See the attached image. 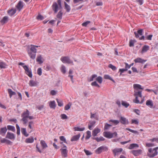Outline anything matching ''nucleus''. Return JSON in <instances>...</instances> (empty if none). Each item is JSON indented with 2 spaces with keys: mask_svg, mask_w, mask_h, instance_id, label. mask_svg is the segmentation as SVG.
<instances>
[{
  "mask_svg": "<svg viewBox=\"0 0 158 158\" xmlns=\"http://www.w3.org/2000/svg\"><path fill=\"white\" fill-rule=\"evenodd\" d=\"M133 88L135 90L138 91V89H143V88L141 86L138 84H134L133 85Z\"/></svg>",
  "mask_w": 158,
  "mask_h": 158,
  "instance_id": "nucleus-19",
  "label": "nucleus"
},
{
  "mask_svg": "<svg viewBox=\"0 0 158 158\" xmlns=\"http://www.w3.org/2000/svg\"><path fill=\"white\" fill-rule=\"evenodd\" d=\"M8 93L9 94L10 97L11 98L12 96L13 95H15L16 93L15 92L12 91L11 89H8Z\"/></svg>",
  "mask_w": 158,
  "mask_h": 158,
  "instance_id": "nucleus-30",
  "label": "nucleus"
},
{
  "mask_svg": "<svg viewBox=\"0 0 158 158\" xmlns=\"http://www.w3.org/2000/svg\"><path fill=\"white\" fill-rule=\"evenodd\" d=\"M112 125H111L109 124L106 123H105L104 127V130H105L108 129Z\"/></svg>",
  "mask_w": 158,
  "mask_h": 158,
  "instance_id": "nucleus-45",
  "label": "nucleus"
},
{
  "mask_svg": "<svg viewBox=\"0 0 158 158\" xmlns=\"http://www.w3.org/2000/svg\"><path fill=\"white\" fill-rule=\"evenodd\" d=\"M73 129H74V130L75 131H82L85 130V127L80 128L79 127H74Z\"/></svg>",
  "mask_w": 158,
  "mask_h": 158,
  "instance_id": "nucleus-29",
  "label": "nucleus"
},
{
  "mask_svg": "<svg viewBox=\"0 0 158 158\" xmlns=\"http://www.w3.org/2000/svg\"><path fill=\"white\" fill-rule=\"evenodd\" d=\"M103 135L106 138L111 139L113 137H116L117 135V133L116 132L111 133L110 131H106L103 132Z\"/></svg>",
  "mask_w": 158,
  "mask_h": 158,
  "instance_id": "nucleus-4",
  "label": "nucleus"
},
{
  "mask_svg": "<svg viewBox=\"0 0 158 158\" xmlns=\"http://www.w3.org/2000/svg\"><path fill=\"white\" fill-rule=\"evenodd\" d=\"M139 145L136 143H132L128 147V149H132L135 148H138Z\"/></svg>",
  "mask_w": 158,
  "mask_h": 158,
  "instance_id": "nucleus-32",
  "label": "nucleus"
},
{
  "mask_svg": "<svg viewBox=\"0 0 158 158\" xmlns=\"http://www.w3.org/2000/svg\"><path fill=\"white\" fill-rule=\"evenodd\" d=\"M154 150L152 148H149L148 149V152L147 153V156L149 157L152 158L154 157H150L148 155L150 154L151 155L153 154Z\"/></svg>",
  "mask_w": 158,
  "mask_h": 158,
  "instance_id": "nucleus-31",
  "label": "nucleus"
},
{
  "mask_svg": "<svg viewBox=\"0 0 158 158\" xmlns=\"http://www.w3.org/2000/svg\"><path fill=\"white\" fill-rule=\"evenodd\" d=\"M6 63L2 60H0V68L1 69H5L6 68Z\"/></svg>",
  "mask_w": 158,
  "mask_h": 158,
  "instance_id": "nucleus-36",
  "label": "nucleus"
},
{
  "mask_svg": "<svg viewBox=\"0 0 158 158\" xmlns=\"http://www.w3.org/2000/svg\"><path fill=\"white\" fill-rule=\"evenodd\" d=\"M97 75L96 74H93L89 79V81H93L94 79L97 77Z\"/></svg>",
  "mask_w": 158,
  "mask_h": 158,
  "instance_id": "nucleus-50",
  "label": "nucleus"
},
{
  "mask_svg": "<svg viewBox=\"0 0 158 158\" xmlns=\"http://www.w3.org/2000/svg\"><path fill=\"white\" fill-rule=\"evenodd\" d=\"M142 152V150L141 149L133 150L131 151V153L135 156H137L140 155Z\"/></svg>",
  "mask_w": 158,
  "mask_h": 158,
  "instance_id": "nucleus-12",
  "label": "nucleus"
},
{
  "mask_svg": "<svg viewBox=\"0 0 158 158\" xmlns=\"http://www.w3.org/2000/svg\"><path fill=\"white\" fill-rule=\"evenodd\" d=\"M7 128L8 130L11 131L13 132H15V127L13 126L10 125H8L7 126Z\"/></svg>",
  "mask_w": 158,
  "mask_h": 158,
  "instance_id": "nucleus-40",
  "label": "nucleus"
},
{
  "mask_svg": "<svg viewBox=\"0 0 158 158\" xmlns=\"http://www.w3.org/2000/svg\"><path fill=\"white\" fill-rule=\"evenodd\" d=\"M30 115V112L28 110H27L26 111L23 112L21 115L22 118L21 120L23 122V124H26L28 122V117Z\"/></svg>",
  "mask_w": 158,
  "mask_h": 158,
  "instance_id": "nucleus-3",
  "label": "nucleus"
},
{
  "mask_svg": "<svg viewBox=\"0 0 158 158\" xmlns=\"http://www.w3.org/2000/svg\"><path fill=\"white\" fill-rule=\"evenodd\" d=\"M60 150L63 157H67L68 150H67V147L66 145H63L62 148L60 149Z\"/></svg>",
  "mask_w": 158,
  "mask_h": 158,
  "instance_id": "nucleus-6",
  "label": "nucleus"
},
{
  "mask_svg": "<svg viewBox=\"0 0 158 158\" xmlns=\"http://www.w3.org/2000/svg\"><path fill=\"white\" fill-rule=\"evenodd\" d=\"M56 100L58 103V106H61L63 105V103L61 100L56 99Z\"/></svg>",
  "mask_w": 158,
  "mask_h": 158,
  "instance_id": "nucleus-47",
  "label": "nucleus"
},
{
  "mask_svg": "<svg viewBox=\"0 0 158 158\" xmlns=\"http://www.w3.org/2000/svg\"><path fill=\"white\" fill-rule=\"evenodd\" d=\"M23 68L25 70L26 73L31 78L32 77L31 69H29L27 65H25L23 66Z\"/></svg>",
  "mask_w": 158,
  "mask_h": 158,
  "instance_id": "nucleus-8",
  "label": "nucleus"
},
{
  "mask_svg": "<svg viewBox=\"0 0 158 158\" xmlns=\"http://www.w3.org/2000/svg\"><path fill=\"white\" fill-rule=\"evenodd\" d=\"M146 61V60L140 58H137L134 60V61L135 63H141L142 64L144 63Z\"/></svg>",
  "mask_w": 158,
  "mask_h": 158,
  "instance_id": "nucleus-16",
  "label": "nucleus"
},
{
  "mask_svg": "<svg viewBox=\"0 0 158 158\" xmlns=\"http://www.w3.org/2000/svg\"><path fill=\"white\" fill-rule=\"evenodd\" d=\"M101 130L100 129L96 128L92 131V135L94 137L96 136L97 134L100 132Z\"/></svg>",
  "mask_w": 158,
  "mask_h": 158,
  "instance_id": "nucleus-18",
  "label": "nucleus"
},
{
  "mask_svg": "<svg viewBox=\"0 0 158 158\" xmlns=\"http://www.w3.org/2000/svg\"><path fill=\"white\" fill-rule=\"evenodd\" d=\"M29 84L31 87L36 86L38 85V83L36 81L31 80L29 81Z\"/></svg>",
  "mask_w": 158,
  "mask_h": 158,
  "instance_id": "nucleus-17",
  "label": "nucleus"
},
{
  "mask_svg": "<svg viewBox=\"0 0 158 158\" xmlns=\"http://www.w3.org/2000/svg\"><path fill=\"white\" fill-rule=\"evenodd\" d=\"M60 140L61 141H63L65 143H66V139H65V138L64 137V136H60Z\"/></svg>",
  "mask_w": 158,
  "mask_h": 158,
  "instance_id": "nucleus-63",
  "label": "nucleus"
},
{
  "mask_svg": "<svg viewBox=\"0 0 158 158\" xmlns=\"http://www.w3.org/2000/svg\"><path fill=\"white\" fill-rule=\"evenodd\" d=\"M80 137V135L78 134L77 135L73 136L71 139V141H76L78 140Z\"/></svg>",
  "mask_w": 158,
  "mask_h": 158,
  "instance_id": "nucleus-25",
  "label": "nucleus"
},
{
  "mask_svg": "<svg viewBox=\"0 0 158 158\" xmlns=\"http://www.w3.org/2000/svg\"><path fill=\"white\" fill-rule=\"evenodd\" d=\"M131 123H135V124H139V121L138 120L132 119L131 120Z\"/></svg>",
  "mask_w": 158,
  "mask_h": 158,
  "instance_id": "nucleus-59",
  "label": "nucleus"
},
{
  "mask_svg": "<svg viewBox=\"0 0 158 158\" xmlns=\"http://www.w3.org/2000/svg\"><path fill=\"white\" fill-rule=\"evenodd\" d=\"M48 103L50 108L55 109L56 107V104L54 101H50Z\"/></svg>",
  "mask_w": 158,
  "mask_h": 158,
  "instance_id": "nucleus-22",
  "label": "nucleus"
},
{
  "mask_svg": "<svg viewBox=\"0 0 158 158\" xmlns=\"http://www.w3.org/2000/svg\"><path fill=\"white\" fill-rule=\"evenodd\" d=\"M33 124V122L32 121L29 122L28 123V127L31 129H32V125Z\"/></svg>",
  "mask_w": 158,
  "mask_h": 158,
  "instance_id": "nucleus-62",
  "label": "nucleus"
},
{
  "mask_svg": "<svg viewBox=\"0 0 158 158\" xmlns=\"http://www.w3.org/2000/svg\"><path fill=\"white\" fill-rule=\"evenodd\" d=\"M63 13L61 11H60L56 15L57 18L60 20H61L62 18Z\"/></svg>",
  "mask_w": 158,
  "mask_h": 158,
  "instance_id": "nucleus-39",
  "label": "nucleus"
},
{
  "mask_svg": "<svg viewBox=\"0 0 158 158\" xmlns=\"http://www.w3.org/2000/svg\"><path fill=\"white\" fill-rule=\"evenodd\" d=\"M123 149L122 148H115L113 150V152L114 156L120 154L122 152Z\"/></svg>",
  "mask_w": 158,
  "mask_h": 158,
  "instance_id": "nucleus-10",
  "label": "nucleus"
},
{
  "mask_svg": "<svg viewBox=\"0 0 158 158\" xmlns=\"http://www.w3.org/2000/svg\"><path fill=\"white\" fill-rule=\"evenodd\" d=\"M21 132L22 134L24 135L26 137H27L28 136V134L27 133L26 130V128H22L21 129Z\"/></svg>",
  "mask_w": 158,
  "mask_h": 158,
  "instance_id": "nucleus-41",
  "label": "nucleus"
},
{
  "mask_svg": "<svg viewBox=\"0 0 158 158\" xmlns=\"http://www.w3.org/2000/svg\"><path fill=\"white\" fill-rule=\"evenodd\" d=\"M7 129L6 127H2L0 129V135L4 136L7 131Z\"/></svg>",
  "mask_w": 158,
  "mask_h": 158,
  "instance_id": "nucleus-14",
  "label": "nucleus"
},
{
  "mask_svg": "<svg viewBox=\"0 0 158 158\" xmlns=\"http://www.w3.org/2000/svg\"><path fill=\"white\" fill-rule=\"evenodd\" d=\"M146 146L148 147H151L155 146V145L152 143H146Z\"/></svg>",
  "mask_w": 158,
  "mask_h": 158,
  "instance_id": "nucleus-61",
  "label": "nucleus"
},
{
  "mask_svg": "<svg viewBox=\"0 0 158 158\" xmlns=\"http://www.w3.org/2000/svg\"><path fill=\"white\" fill-rule=\"evenodd\" d=\"M122 105L126 108H127L130 105L128 103L123 101H122Z\"/></svg>",
  "mask_w": 158,
  "mask_h": 158,
  "instance_id": "nucleus-46",
  "label": "nucleus"
},
{
  "mask_svg": "<svg viewBox=\"0 0 158 158\" xmlns=\"http://www.w3.org/2000/svg\"><path fill=\"white\" fill-rule=\"evenodd\" d=\"M61 118L62 119H66L68 118V116L65 114H62L61 115Z\"/></svg>",
  "mask_w": 158,
  "mask_h": 158,
  "instance_id": "nucleus-53",
  "label": "nucleus"
},
{
  "mask_svg": "<svg viewBox=\"0 0 158 158\" xmlns=\"http://www.w3.org/2000/svg\"><path fill=\"white\" fill-rule=\"evenodd\" d=\"M37 73L38 74L40 75L41 76L42 74V69L41 68H39L37 71Z\"/></svg>",
  "mask_w": 158,
  "mask_h": 158,
  "instance_id": "nucleus-58",
  "label": "nucleus"
},
{
  "mask_svg": "<svg viewBox=\"0 0 158 158\" xmlns=\"http://www.w3.org/2000/svg\"><path fill=\"white\" fill-rule=\"evenodd\" d=\"M40 144L43 148H46L48 147V146L45 141L43 140H41L40 141Z\"/></svg>",
  "mask_w": 158,
  "mask_h": 158,
  "instance_id": "nucleus-37",
  "label": "nucleus"
},
{
  "mask_svg": "<svg viewBox=\"0 0 158 158\" xmlns=\"http://www.w3.org/2000/svg\"><path fill=\"white\" fill-rule=\"evenodd\" d=\"M23 2L21 1L19 2L17 5L16 6L17 9L19 11H20L23 8Z\"/></svg>",
  "mask_w": 158,
  "mask_h": 158,
  "instance_id": "nucleus-15",
  "label": "nucleus"
},
{
  "mask_svg": "<svg viewBox=\"0 0 158 158\" xmlns=\"http://www.w3.org/2000/svg\"><path fill=\"white\" fill-rule=\"evenodd\" d=\"M109 121L113 123L115 125H117L119 122L118 120L112 119L110 120Z\"/></svg>",
  "mask_w": 158,
  "mask_h": 158,
  "instance_id": "nucleus-54",
  "label": "nucleus"
},
{
  "mask_svg": "<svg viewBox=\"0 0 158 158\" xmlns=\"http://www.w3.org/2000/svg\"><path fill=\"white\" fill-rule=\"evenodd\" d=\"M146 105L152 108L153 106V104L151 100H148L146 102Z\"/></svg>",
  "mask_w": 158,
  "mask_h": 158,
  "instance_id": "nucleus-26",
  "label": "nucleus"
},
{
  "mask_svg": "<svg viewBox=\"0 0 158 158\" xmlns=\"http://www.w3.org/2000/svg\"><path fill=\"white\" fill-rule=\"evenodd\" d=\"M65 9L67 12H69L71 10L70 6L69 5L65 2H64Z\"/></svg>",
  "mask_w": 158,
  "mask_h": 158,
  "instance_id": "nucleus-34",
  "label": "nucleus"
},
{
  "mask_svg": "<svg viewBox=\"0 0 158 158\" xmlns=\"http://www.w3.org/2000/svg\"><path fill=\"white\" fill-rule=\"evenodd\" d=\"M143 30L142 29H140L138 30L137 32L135 31L134 33L135 35V37L136 38H139V39L140 40H144L145 37L143 35L141 37H139L140 35H141L143 34Z\"/></svg>",
  "mask_w": 158,
  "mask_h": 158,
  "instance_id": "nucleus-5",
  "label": "nucleus"
},
{
  "mask_svg": "<svg viewBox=\"0 0 158 158\" xmlns=\"http://www.w3.org/2000/svg\"><path fill=\"white\" fill-rule=\"evenodd\" d=\"M60 60L64 63L72 64V65L74 64L73 61L71 60L68 56H62Z\"/></svg>",
  "mask_w": 158,
  "mask_h": 158,
  "instance_id": "nucleus-7",
  "label": "nucleus"
},
{
  "mask_svg": "<svg viewBox=\"0 0 158 158\" xmlns=\"http://www.w3.org/2000/svg\"><path fill=\"white\" fill-rule=\"evenodd\" d=\"M34 137L32 136L30 137L29 138H27L25 141V142L27 143H32L34 142Z\"/></svg>",
  "mask_w": 158,
  "mask_h": 158,
  "instance_id": "nucleus-21",
  "label": "nucleus"
},
{
  "mask_svg": "<svg viewBox=\"0 0 158 158\" xmlns=\"http://www.w3.org/2000/svg\"><path fill=\"white\" fill-rule=\"evenodd\" d=\"M6 138L13 140L15 139V135L13 133L9 132H8L6 135Z\"/></svg>",
  "mask_w": 158,
  "mask_h": 158,
  "instance_id": "nucleus-9",
  "label": "nucleus"
},
{
  "mask_svg": "<svg viewBox=\"0 0 158 158\" xmlns=\"http://www.w3.org/2000/svg\"><path fill=\"white\" fill-rule=\"evenodd\" d=\"M107 149V148L106 147L104 146H102L99 147L96 150V152L97 154H100L102 152V151L104 150L106 151Z\"/></svg>",
  "mask_w": 158,
  "mask_h": 158,
  "instance_id": "nucleus-11",
  "label": "nucleus"
},
{
  "mask_svg": "<svg viewBox=\"0 0 158 158\" xmlns=\"http://www.w3.org/2000/svg\"><path fill=\"white\" fill-rule=\"evenodd\" d=\"M36 18L38 20H42L44 19V17L41 15L39 14L36 17Z\"/></svg>",
  "mask_w": 158,
  "mask_h": 158,
  "instance_id": "nucleus-55",
  "label": "nucleus"
},
{
  "mask_svg": "<svg viewBox=\"0 0 158 158\" xmlns=\"http://www.w3.org/2000/svg\"><path fill=\"white\" fill-rule=\"evenodd\" d=\"M149 46L147 45H145L143 46L141 52L142 53L146 52L149 49Z\"/></svg>",
  "mask_w": 158,
  "mask_h": 158,
  "instance_id": "nucleus-20",
  "label": "nucleus"
},
{
  "mask_svg": "<svg viewBox=\"0 0 158 158\" xmlns=\"http://www.w3.org/2000/svg\"><path fill=\"white\" fill-rule=\"evenodd\" d=\"M91 85L93 86H97L98 88L100 87V86L97 83L96 81L92 82L91 84Z\"/></svg>",
  "mask_w": 158,
  "mask_h": 158,
  "instance_id": "nucleus-52",
  "label": "nucleus"
},
{
  "mask_svg": "<svg viewBox=\"0 0 158 158\" xmlns=\"http://www.w3.org/2000/svg\"><path fill=\"white\" fill-rule=\"evenodd\" d=\"M89 123V124L88 125V128L90 130H92V127H94L96 123V122L95 121H90Z\"/></svg>",
  "mask_w": 158,
  "mask_h": 158,
  "instance_id": "nucleus-27",
  "label": "nucleus"
},
{
  "mask_svg": "<svg viewBox=\"0 0 158 158\" xmlns=\"http://www.w3.org/2000/svg\"><path fill=\"white\" fill-rule=\"evenodd\" d=\"M44 105H41L37 106H36V108L39 110H41L44 108Z\"/></svg>",
  "mask_w": 158,
  "mask_h": 158,
  "instance_id": "nucleus-57",
  "label": "nucleus"
},
{
  "mask_svg": "<svg viewBox=\"0 0 158 158\" xmlns=\"http://www.w3.org/2000/svg\"><path fill=\"white\" fill-rule=\"evenodd\" d=\"M93 139L96 140L98 142L104 141L105 140V139L102 136H100L99 137L93 138Z\"/></svg>",
  "mask_w": 158,
  "mask_h": 158,
  "instance_id": "nucleus-35",
  "label": "nucleus"
},
{
  "mask_svg": "<svg viewBox=\"0 0 158 158\" xmlns=\"http://www.w3.org/2000/svg\"><path fill=\"white\" fill-rule=\"evenodd\" d=\"M153 149L154 150L153 154H149L148 155L150 157H154L157 155L158 153L157 150H158V147H156Z\"/></svg>",
  "mask_w": 158,
  "mask_h": 158,
  "instance_id": "nucleus-28",
  "label": "nucleus"
},
{
  "mask_svg": "<svg viewBox=\"0 0 158 158\" xmlns=\"http://www.w3.org/2000/svg\"><path fill=\"white\" fill-rule=\"evenodd\" d=\"M16 10L15 9H11V10H9L8 11V13L9 15L12 16L14 15L16 13Z\"/></svg>",
  "mask_w": 158,
  "mask_h": 158,
  "instance_id": "nucleus-33",
  "label": "nucleus"
},
{
  "mask_svg": "<svg viewBox=\"0 0 158 158\" xmlns=\"http://www.w3.org/2000/svg\"><path fill=\"white\" fill-rule=\"evenodd\" d=\"M96 80L99 83L101 84L102 82V77L101 76H99L96 79Z\"/></svg>",
  "mask_w": 158,
  "mask_h": 158,
  "instance_id": "nucleus-48",
  "label": "nucleus"
},
{
  "mask_svg": "<svg viewBox=\"0 0 158 158\" xmlns=\"http://www.w3.org/2000/svg\"><path fill=\"white\" fill-rule=\"evenodd\" d=\"M43 57L40 55H38L36 59V61L39 62V64H41L43 62V61L42 60Z\"/></svg>",
  "mask_w": 158,
  "mask_h": 158,
  "instance_id": "nucleus-23",
  "label": "nucleus"
},
{
  "mask_svg": "<svg viewBox=\"0 0 158 158\" xmlns=\"http://www.w3.org/2000/svg\"><path fill=\"white\" fill-rule=\"evenodd\" d=\"M61 2V0H58L57 1L58 3L56 2H53L52 6V9L55 13H56L59 10L62 8Z\"/></svg>",
  "mask_w": 158,
  "mask_h": 158,
  "instance_id": "nucleus-2",
  "label": "nucleus"
},
{
  "mask_svg": "<svg viewBox=\"0 0 158 158\" xmlns=\"http://www.w3.org/2000/svg\"><path fill=\"white\" fill-rule=\"evenodd\" d=\"M90 23V21H87L86 22H84L83 23H82V25L83 26L85 27L87 26L88 24Z\"/></svg>",
  "mask_w": 158,
  "mask_h": 158,
  "instance_id": "nucleus-60",
  "label": "nucleus"
},
{
  "mask_svg": "<svg viewBox=\"0 0 158 158\" xmlns=\"http://www.w3.org/2000/svg\"><path fill=\"white\" fill-rule=\"evenodd\" d=\"M120 122L123 124H128L129 123L128 120L126 118L122 116L120 118Z\"/></svg>",
  "mask_w": 158,
  "mask_h": 158,
  "instance_id": "nucleus-13",
  "label": "nucleus"
},
{
  "mask_svg": "<svg viewBox=\"0 0 158 158\" xmlns=\"http://www.w3.org/2000/svg\"><path fill=\"white\" fill-rule=\"evenodd\" d=\"M87 135L85 137V139H89L91 136V131H88L86 132Z\"/></svg>",
  "mask_w": 158,
  "mask_h": 158,
  "instance_id": "nucleus-44",
  "label": "nucleus"
},
{
  "mask_svg": "<svg viewBox=\"0 0 158 158\" xmlns=\"http://www.w3.org/2000/svg\"><path fill=\"white\" fill-rule=\"evenodd\" d=\"M30 50L31 52L28 51V54L30 58L34 60L35 59L37 52V49L35 48L34 45H31Z\"/></svg>",
  "mask_w": 158,
  "mask_h": 158,
  "instance_id": "nucleus-1",
  "label": "nucleus"
},
{
  "mask_svg": "<svg viewBox=\"0 0 158 158\" xmlns=\"http://www.w3.org/2000/svg\"><path fill=\"white\" fill-rule=\"evenodd\" d=\"M134 46V42L132 40H130L129 42V46L130 47H133Z\"/></svg>",
  "mask_w": 158,
  "mask_h": 158,
  "instance_id": "nucleus-64",
  "label": "nucleus"
},
{
  "mask_svg": "<svg viewBox=\"0 0 158 158\" xmlns=\"http://www.w3.org/2000/svg\"><path fill=\"white\" fill-rule=\"evenodd\" d=\"M8 20V17L7 16H4L1 21V22L2 23H6Z\"/></svg>",
  "mask_w": 158,
  "mask_h": 158,
  "instance_id": "nucleus-38",
  "label": "nucleus"
},
{
  "mask_svg": "<svg viewBox=\"0 0 158 158\" xmlns=\"http://www.w3.org/2000/svg\"><path fill=\"white\" fill-rule=\"evenodd\" d=\"M134 95L135 97H142V91L134 90Z\"/></svg>",
  "mask_w": 158,
  "mask_h": 158,
  "instance_id": "nucleus-24",
  "label": "nucleus"
},
{
  "mask_svg": "<svg viewBox=\"0 0 158 158\" xmlns=\"http://www.w3.org/2000/svg\"><path fill=\"white\" fill-rule=\"evenodd\" d=\"M61 72L63 73L64 74V73H65L66 72L65 67L63 65H62L61 67Z\"/></svg>",
  "mask_w": 158,
  "mask_h": 158,
  "instance_id": "nucleus-51",
  "label": "nucleus"
},
{
  "mask_svg": "<svg viewBox=\"0 0 158 158\" xmlns=\"http://www.w3.org/2000/svg\"><path fill=\"white\" fill-rule=\"evenodd\" d=\"M126 129V130H128L135 134L138 135L139 134V132L133 130L128 128H127Z\"/></svg>",
  "mask_w": 158,
  "mask_h": 158,
  "instance_id": "nucleus-43",
  "label": "nucleus"
},
{
  "mask_svg": "<svg viewBox=\"0 0 158 158\" xmlns=\"http://www.w3.org/2000/svg\"><path fill=\"white\" fill-rule=\"evenodd\" d=\"M104 77L105 79L110 80L113 82H115L108 75H105L104 76Z\"/></svg>",
  "mask_w": 158,
  "mask_h": 158,
  "instance_id": "nucleus-42",
  "label": "nucleus"
},
{
  "mask_svg": "<svg viewBox=\"0 0 158 158\" xmlns=\"http://www.w3.org/2000/svg\"><path fill=\"white\" fill-rule=\"evenodd\" d=\"M108 67L111 68L113 70L115 71L116 70V68L111 64H110L108 65Z\"/></svg>",
  "mask_w": 158,
  "mask_h": 158,
  "instance_id": "nucleus-49",
  "label": "nucleus"
},
{
  "mask_svg": "<svg viewBox=\"0 0 158 158\" xmlns=\"http://www.w3.org/2000/svg\"><path fill=\"white\" fill-rule=\"evenodd\" d=\"M71 104L70 103H69L68 104L66 105L64 107V110H69L71 107Z\"/></svg>",
  "mask_w": 158,
  "mask_h": 158,
  "instance_id": "nucleus-56",
  "label": "nucleus"
}]
</instances>
